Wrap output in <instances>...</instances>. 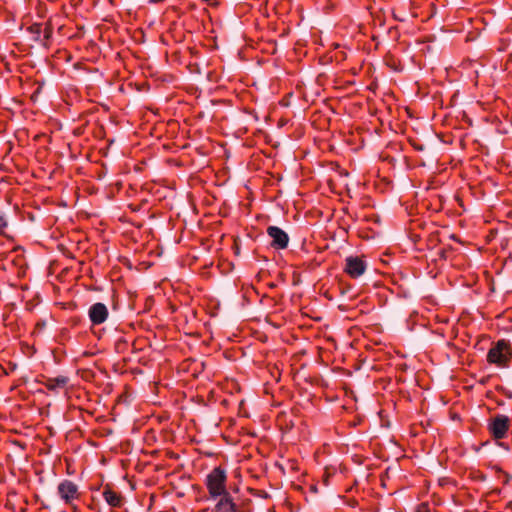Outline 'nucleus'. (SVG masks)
<instances>
[{
    "instance_id": "nucleus-17",
    "label": "nucleus",
    "mask_w": 512,
    "mask_h": 512,
    "mask_svg": "<svg viewBox=\"0 0 512 512\" xmlns=\"http://www.w3.org/2000/svg\"><path fill=\"white\" fill-rule=\"evenodd\" d=\"M502 164H503L502 165L503 167H506V168L508 167V165L505 162H502Z\"/></svg>"
},
{
    "instance_id": "nucleus-14",
    "label": "nucleus",
    "mask_w": 512,
    "mask_h": 512,
    "mask_svg": "<svg viewBox=\"0 0 512 512\" xmlns=\"http://www.w3.org/2000/svg\"><path fill=\"white\" fill-rule=\"evenodd\" d=\"M202 1L206 2V3L210 4V5H214V4L217 3L218 0H202Z\"/></svg>"
},
{
    "instance_id": "nucleus-10",
    "label": "nucleus",
    "mask_w": 512,
    "mask_h": 512,
    "mask_svg": "<svg viewBox=\"0 0 512 512\" xmlns=\"http://www.w3.org/2000/svg\"><path fill=\"white\" fill-rule=\"evenodd\" d=\"M103 497L112 507H120L122 505V496L111 489H105Z\"/></svg>"
},
{
    "instance_id": "nucleus-8",
    "label": "nucleus",
    "mask_w": 512,
    "mask_h": 512,
    "mask_svg": "<svg viewBox=\"0 0 512 512\" xmlns=\"http://www.w3.org/2000/svg\"><path fill=\"white\" fill-rule=\"evenodd\" d=\"M222 498L216 504V512H238L237 506L232 501L229 493H224L221 495Z\"/></svg>"
},
{
    "instance_id": "nucleus-7",
    "label": "nucleus",
    "mask_w": 512,
    "mask_h": 512,
    "mask_svg": "<svg viewBox=\"0 0 512 512\" xmlns=\"http://www.w3.org/2000/svg\"><path fill=\"white\" fill-rule=\"evenodd\" d=\"M89 318L94 325L102 324L108 317V309L103 303H95L89 309Z\"/></svg>"
},
{
    "instance_id": "nucleus-5",
    "label": "nucleus",
    "mask_w": 512,
    "mask_h": 512,
    "mask_svg": "<svg viewBox=\"0 0 512 512\" xmlns=\"http://www.w3.org/2000/svg\"><path fill=\"white\" fill-rule=\"evenodd\" d=\"M267 234L271 237V246L275 249H285L289 243L288 234L277 226H269Z\"/></svg>"
},
{
    "instance_id": "nucleus-16",
    "label": "nucleus",
    "mask_w": 512,
    "mask_h": 512,
    "mask_svg": "<svg viewBox=\"0 0 512 512\" xmlns=\"http://www.w3.org/2000/svg\"><path fill=\"white\" fill-rule=\"evenodd\" d=\"M11 164L16 167L15 161H12ZM17 169H20V168L17 166Z\"/></svg>"
},
{
    "instance_id": "nucleus-4",
    "label": "nucleus",
    "mask_w": 512,
    "mask_h": 512,
    "mask_svg": "<svg viewBox=\"0 0 512 512\" xmlns=\"http://www.w3.org/2000/svg\"><path fill=\"white\" fill-rule=\"evenodd\" d=\"M57 492L60 498L67 505H72L73 501L78 499L80 496L78 486L70 480L60 482L57 487Z\"/></svg>"
},
{
    "instance_id": "nucleus-12",
    "label": "nucleus",
    "mask_w": 512,
    "mask_h": 512,
    "mask_svg": "<svg viewBox=\"0 0 512 512\" xmlns=\"http://www.w3.org/2000/svg\"><path fill=\"white\" fill-rule=\"evenodd\" d=\"M7 227V222L3 216L0 215V234H4V229Z\"/></svg>"
},
{
    "instance_id": "nucleus-3",
    "label": "nucleus",
    "mask_w": 512,
    "mask_h": 512,
    "mask_svg": "<svg viewBox=\"0 0 512 512\" xmlns=\"http://www.w3.org/2000/svg\"><path fill=\"white\" fill-rule=\"evenodd\" d=\"M509 427L510 418L502 414L494 416L488 424V430L495 439H503L506 436Z\"/></svg>"
},
{
    "instance_id": "nucleus-13",
    "label": "nucleus",
    "mask_w": 512,
    "mask_h": 512,
    "mask_svg": "<svg viewBox=\"0 0 512 512\" xmlns=\"http://www.w3.org/2000/svg\"><path fill=\"white\" fill-rule=\"evenodd\" d=\"M44 33H45L44 34L45 39H48L51 35V31L49 29H45Z\"/></svg>"
},
{
    "instance_id": "nucleus-1",
    "label": "nucleus",
    "mask_w": 512,
    "mask_h": 512,
    "mask_svg": "<svg viewBox=\"0 0 512 512\" xmlns=\"http://www.w3.org/2000/svg\"><path fill=\"white\" fill-rule=\"evenodd\" d=\"M226 473L221 467L214 468L206 478V485L211 497L215 498L227 493L225 488Z\"/></svg>"
},
{
    "instance_id": "nucleus-11",
    "label": "nucleus",
    "mask_w": 512,
    "mask_h": 512,
    "mask_svg": "<svg viewBox=\"0 0 512 512\" xmlns=\"http://www.w3.org/2000/svg\"><path fill=\"white\" fill-rule=\"evenodd\" d=\"M416 512H430L428 504L422 503V504L418 505Z\"/></svg>"
},
{
    "instance_id": "nucleus-2",
    "label": "nucleus",
    "mask_w": 512,
    "mask_h": 512,
    "mask_svg": "<svg viewBox=\"0 0 512 512\" xmlns=\"http://www.w3.org/2000/svg\"><path fill=\"white\" fill-rule=\"evenodd\" d=\"M510 353L509 347L506 341L499 340L487 354V360L489 363L496 364L501 367H505L509 360Z\"/></svg>"
},
{
    "instance_id": "nucleus-15",
    "label": "nucleus",
    "mask_w": 512,
    "mask_h": 512,
    "mask_svg": "<svg viewBox=\"0 0 512 512\" xmlns=\"http://www.w3.org/2000/svg\"><path fill=\"white\" fill-rule=\"evenodd\" d=\"M0 169L1 170H11L10 168H7L4 162H0Z\"/></svg>"
},
{
    "instance_id": "nucleus-9",
    "label": "nucleus",
    "mask_w": 512,
    "mask_h": 512,
    "mask_svg": "<svg viewBox=\"0 0 512 512\" xmlns=\"http://www.w3.org/2000/svg\"><path fill=\"white\" fill-rule=\"evenodd\" d=\"M68 381V377L58 376L55 378H49L45 382V386L48 390L56 392L58 389L64 388L67 385Z\"/></svg>"
},
{
    "instance_id": "nucleus-6",
    "label": "nucleus",
    "mask_w": 512,
    "mask_h": 512,
    "mask_svg": "<svg viewBox=\"0 0 512 512\" xmlns=\"http://www.w3.org/2000/svg\"><path fill=\"white\" fill-rule=\"evenodd\" d=\"M345 262L344 270L352 278L361 276L366 270V263L358 256H349Z\"/></svg>"
}]
</instances>
